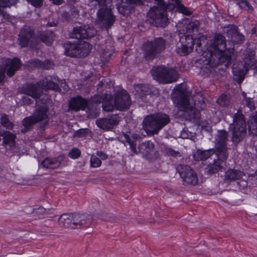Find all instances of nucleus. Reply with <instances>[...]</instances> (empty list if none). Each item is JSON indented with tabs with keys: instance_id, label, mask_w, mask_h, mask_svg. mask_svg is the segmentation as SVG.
Returning <instances> with one entry per match:
<instances>
[{
	"instance_id": "393cba45",
	"label": "nucleus",
	"mask_w": 257,
	"mask_h": 257,
	"mask_svg": "<svg viewBox=\"0 0 257 257\" xmlns=\"http://www.w3.org/2000/svg\"><path fill=\"white\" fill-rule=\"evenodd\" d=\"M70 108L75 111H78L80 109L83 110L87 105L86 100L80 96L72 98L69 103Z\"/></svg>"
},
{
	"instance_id": "c03bdc74",
	"label": "nucleus",
	"mask_w": 257,
	"mask_h": 257,
	"mask_svg": "<svg viewBox=\"0 0 257 257\" xmlns=\"http://www.w3.org/2000/svg\"><path fill=\"white\" fill-rule=\"evenodd\" d=\"M80 154L81 152L78 149L73 148L69 152L68 155L71 158L76 159L80 156Z\"/></svg>"
},
{
	"instance_id": "c756f323",
	"label": "nucleus",
	"mask_w": 257,
	"mask_h": 257,
	"mask_svg": "<svg viewBox=\"0 0 257 257\" xmlns=\"http://www.w3.org/2000/svg\"><path fill=\"white\" fill-rule=\"evenodd\" d=\"M72 214H63L59 218L58 223L61 226L73 228L75 226L72 225Z\"/></svg>"
},
{
	"instance_id": "7c9ffc66",
	"label": "nucleus",
	"mask_w": 257,
	"mask_h": 257,
	"mask_svg": "<svg viewBox=\"0 0 257 257\" xmlns=\"http://www.w3.org/2000/svg\"><path fill=\"white\" fill-rule=\"evenodd\" d=\"M214 153V150L212 149L204 151L198 150L194 153L193 158L196 161L205 160L210 157Z\"/></svg>"
},
{
	"instance_id": "603ef678",
	"label": "nucleus",
	"mask_w": 257,
	"mask_h": 257,
	"mask_svg": "<svg viewBox=\"0 0 257 257\" xmlns=\"http://www.w3.org/2000/svg\"><path fill=\"white\" fill-rule=\"evenodd\" d=\"M43 5V0H33V6L36 8H40Z\"/></svg>"
},
{
	"instance_id": "6ab92c4d",
	"label": "nucleus",
	"mask_w": 257,
	"mask_h": 257,
	"mask_svg": "<svg viewBox=\"0 0 257 257\" xmlns=\"http://www.w3.org/2000/svg\"><path fill=\"white\" fill-rule=\"evenodd\" d=\"M243 176V173L238 170L228 169L224 175V181L229 183L231 181L235 180H240L239 185L242 188L245 187L247 185V183L244 180H241Z\"/></svg>"
},
{
	"instance_id": "473e14b6",
	"label": "nucleus",
	"mask_w": 257,
	"mask_h": 257,
	"mask_svg": "<svg viewBox=\"0 0 257 257\" xmlns=\"http://www.w3.org/2000/svg\"><path fill=\"white\" fill-rule=\"evenodd\" d=\"M79 57H85L90 52L91 46L85 41L78 40Z\"/></svg>"
},
{
	"instance_id": "2f4dec72",
	"label": "nucleus",
	"mask_w": 257,
	"mask_h": 257,
	"mask_svg": "<svg viewBox=\"0 0 257 257\" xmlns=\"http://www.w3.org/2000/svg\"><path fill=\"white\" fill-rule=\"evenodd\" d=\"M218 155H219V154ZM218 157L219 158L222 157L224 159H225L222 156L220 157L218 156ZM224 165V161L221 160L220 158H219L216 160H215L212 164H211L208 166V172L210 174L216 173L219 171Z\"/></svg>"
},
{
	"instance_id": "4468645a",
	"label": "nucleus",
	"mask_w": 257,
	"mask_h": 257,
	"mask_svg": "<svg viewBox=\"0 0 257 257\" xmlns=\"http://www.w3.org/2000/svg\"><path fill=\"white\" fill-rule=\"evenodd\" d=\"M244 65L243 69H238L233 65L232 67V72L234 75L237 77V82L241 83L244 79V75L249 69V67L254 65L255 59L253 55L250 56L249 58L245 57L244 60Z\"/></svg>"
},
{
	"instance_id": "4c0bfd02",
	"label": "nucleus",
	"mask_w": 257,
	"mask_h": 257,
	"mask_svg": "<svg viewBox=\"0 0 257 257\" xmlns=\"http://www.w3.org/2000/svg\"><path fill=\"white\" fill-rule=\"evenodd\" d=\"M2 124L7 129L11 130L14 126V124L10 121L7 115L2 114L1 116Z\"/></svg>"
},
{
	"instance_id": "3c124183",
	"label": "nucleus",
	"mask_w": 257,
	"mask_h": 257,
	"mask_svg": "<svg viewBox=\"0 0 257 257\" xmlns=\"http://www.w3.org/2000/svg\"><path fill=\"white\" fill-rule=\"evenodd\" d=\"M245 102L247 106L250 109H252L254 107V104L252 100V99L250 98H245Z\"/></svg>"
},
{
	"instance_id": "f257e3e1",
	"label": "nucleus",
	"mask_w": 257,
	"mask_h": 257,
	"mask_svg": "<svg viewBox=\"0 0 257 257\" xmlns=\"http://www.w3.org/2000/svg\"><path fill=\"white\" fill-rule=\"evenodd\" d=\"M207 42V39L204 36H201L197 40L196 51H203L201 58L198 61L201 66V68H210L216 66L219 63L226 62L229 64L231 62V50H226V42L223 36L220 34L214 35L213 40L210 43V45L206 50L202 49V44Z\"/></svg>"
},
{
	"instance_id": "f03ea898",
	"label": "nucleus",
	"mask_w": 257,
	"mask_h": 257,
	"mask_svg": "<svg viewBox=\"0 0 257 257\" xmlns=\"http://www.w3.org/2000/svg\"><path fill=\"white\" fill-rule=\"evenodd\" d=\"M184 86V84H180L176 87L172 94V99L175 105L182 111L181 115L188 119L196 118L199 114V109L204 108V101L201 95L198 94L195 97L200 96L201 99L195 100L193 104H191L188 93L183 89Z\"/></svg>"
},
{
	"instance_id": "5701e85b",
	"label": "nucleus",
	"mask_w": 257,
	"mask_h": 257,
	"mask_svg": "<svg viewBox=\"0 0 257 257\" xmlns=\"http://www.w3.org/2000/svg\"><path fill=\"white\" fill-rule=\"evenodd\" d=\"M224 32L234 43H239L243 40V36L237 32V27L235 25H229L225 28Z\"/></svg>"
},
{
	"instance_id": "39448f33",
	"label": "nucleus",
	"mask_w": 257,
	"mask_h": 257,
	"mask_svg": "<svg viewBox=\"0 0 257 257\" xmlns=\"http://www.w3.org/2000/svg\"><path fill=\"white\" fill-rule=\"evenodd\" d=\"M154 1L157 6L151 8L148 13V16L158 25L164 27L168 21L166 12L167 10L169 9V7L166 6L163 0Z\"/></svg>"
},
{
	"instance_id": "4be33fe9",
	"label": "nucleus",
	"mask_w": 257,
	"mask_h": 257,
	"mask_svg": "<svg viewBox=\"0 0 257 257\" xmlns=\"http://www.w3.org/2000/svg\"><path fill=\"white\" fill-rule=\"evenodd\" d=\"M72 215V225L75 226L73 228L87 227L91 223V219L89 216L80 214H74Z\"/></svg>"
},
{
	"instance_id": "0eeeda50",
	"label": "nucleus",
	"mask_w": 257,
	"mask_h": 257,
	"mask_svg": "<svg viewBox=\"0 0 257 257\" xmlns=\"http://www.w3.org/2000/svg\"><path fill=\"white\" fill-rule=\"evenodd\" d=\"M140 138V135L138 134L124 135V138L126 143L130 145V149L134 154H138L140 153L143 155H147L154 149V144L151 141L145 142L139 146V151H138L136 148V141Z\"/></svg>"
},
{
	"instance_id": "bb28decb",
	"label": "nucleus",
	"mask_w": 257,
	"mask_h": 257,
	"mask_svg": "<svg viewBox=\"0 0 257 257\" xmlns=\"http://www.w3.org/2000/svg\"><path fill=\"white\" fill-rule=\"evenodd\" d=\"M169 7H171V9L175 10L179 13L184 15H190L191 14V11L182 5L179 0H169Z\"/></svg>"
},
{
	"instance_id": "72a5a7b5",
	"label": "nucleus",
	"mask_w": 257,
	"mask_h": 257,
	"mask_svg": "<svg viewBox=\"0 0 257 257\" xmlns=\"http://www.w3.org/2000/svg\"><path fill=\"white\" fill-rule=\"evenodd\" d=\"M135 94H138L140 96L147 94L148 87L145 84H136L134 86Z\"/></svg>"
},
{
	"instance_id": "ddd939ff",
	"label": "nucleus",
	"mask_w": 257,
	"mask_h": 257,
	"mask_svg": "<svg viewBox=\"0 0 257 257\" xmlns=\"http://www.w3.org/2000/svg\"><path fill=\"white\" fill-rule=\"evenodd\" d=\"M115 108L118 110H123L128 108L131 101L126 91L122 90L117 93L114 100Z\"/></svg>"
},
{
	"instance_id": "e433bc0d",
	"label": "nucleus",
	"mask_w": 257,
	"mask_h": 257,
	"mask_svg": "<svg viewBox=\"0 0 257 257\" xmlns=\"http://www.w3.org/2000/svg\"><path fill=\"white\" fill-rule=\"evenodd\" d=\"M24 95H22L21 97L24 100V103H29L30 99H26V95L32 96V86L29 85L27 87L24 88L23 89Z\"/></svg>"
},
{
	"instance_id": "a211bd4d",
	"label": "nucleus",
	"mask_w": 257,
	"mask_h": 257,
	"mask_svg": "<svg viewBox=\"0 0 257 257\" xmlns=\"http://www.w3.org/2000/svg\"><path fill=\"white\" fill-rule=\"evenodd\" d=\"M120 2L116 4L117 9L120 14L123 16H128L133 11V7L131 4L141 5L142 0H120Z\"/></svg>"
},
{
	"instance_id": "bf43d9fd",
	"label": "nucleus",
	"mask_w": 257,
	"mask_h": 257,
	"mask_svg": "<svg viewBox=\"0 0 257 257\" xmlns=\"http://www.w3.org/2000/svg\"><path fill=\"white\" fill-rule=\"evenodd\" d=\"M242 96H243V97L244 98V99H245V98H247L246 97V94H245V93L244 92H243L242 93Z\"/></svg>"
},
{
	"instance_id": "f8f14e48",
	"label": "nucleus",
	"mask_w": 257,
	"mask_h": 257,
	"mask_svg": "<svg viewBox=\"0 0 257 257\" xmlns=\"http://www.w3.org/2000/svg\"><path fill=\"white\" fill-rule=\"evenodd\" d=\"M177 170L184 183L192 185H195L198 183L196 174L189 166L178 165Z\"/></svg>"
},
{
	"instance_id": "c9c22d12",
	"label": "nucleus",
	"mask_w": 257,
	"mask_h": 257,
	"mask_svg": "<svg viewBox=\"0 0 257 257\" xmlns=\"http://www.w3.org/2000/svg\"><path fill=\"white\" fill-rule=\"evenodd\" d=\"M238 3L239 8L242 10L247 11L248 13H251L253 11L252 7L246 1L240 0Z\"/></svg>"
},
{
	"instance_id": "de8ad7c7",
	"label": "nucleus",
	"mask_w": 257,
	"mask_h": 257,
	"mask_svg": "<svg viewBox=\"0 0 257 257\" xmlns=\"http://www.w3.org/2000/svg\"><path fill=\"white\" fill-rule=\"evenodd\" d=\"M41 40L45 43L47 45H50L52 44L53 40L52 37H48L47 34L43 33L40 37Z\"/></svg>"
},
{
	"instance_id": "dca6fc26",
	"label": "nucleus",
	"mask_w": 257,
	"mask_h": 257,
	"mask_svg": "<svg viewBox=\"0 0 257 257\" xmlns=\"http://www.w3.org/2000/svg\"><path fill=\"white\" fill-rule=\"evenodd\" d=\"M200 24L196 20H184L177 25L179 32L181 34H191L197 30Z\"/></svg>"
},
{
	"instance_id": "7ed1b4c3",
	"label": "nucleus",
	"mask_w": 257,
	"mask_h": 257,
	"mask_svg": "<svg viewBox=\"0 0 257 257\" xmlns=\"http://www.w3.org/2000/svg\"><path fill=\"white\" fill-rule=\"evenodd\" d=\"M232 118L233 122L230 124L229 129L231 132L232 142L237 144L242 140L246 135V123L243 114L238 110Z\"/></svg>"
},
{
	"instance_id": "9d476101",
	"label": "nucleus",
	"mask_w": 257,
	"mask_h": 257,
	"mask_svg": "<svg viewBox=\"0 0 257 257\" xmlns=\"http://www.w3.org/2000/svg\"><path fill=\"white\" fill-rule=\"evenodd\" d=\"M58 88V83L53 81L51 77H48L33 85V98H39L42 96L43 91L47 89L57 90Z\"/></svg>"
},
{
	"instance_id": "a19ab883",
	"label": "nucleus",
	"mask_w": 257,
	"mask_h": 257,
	"mask_svg": "<svg viewBox=\"0 0 257 257\" xmlns=\"http://www.w3.org/2000/svg\"><path fill=\"white\" fill-rule=\"evenodd\" d=\"M24 128L22 130L23 133H25L31 128L32 125V117L29 116L25 118L23 122Z\"/></svg>"
},
{
	"instance_id": "412c9836",
	"label": "nucleus",
	"mask_w": 257,
	"mask_h": 257,
	"mask_svg": "<svg viewBox=\"0 0 257 257\" xmlns=\"http://www.w3.org/2000/svg\"><path fill=\"white\" fill-rule=\"evenodd\" d=\"M44 97H46L44 101L42 100V98H41L43 105L37 108L35 115H33V123L44 120L47 117V111L48 108L46 103H49L51 100L49 97L47 95L45 94V95H44Z\"/></svg>"
},
{
	"instance_id": "ea45409f",
	"label": "nucleus",
	"mask_w": 257,
	"mask_h": 257,
	"mask_svg": "<svg viewBox=\"0 0 257 257\" xmlns=\"http://www.w3.org/2000/svg\"><path fill=\"white\" fill-rule=\"evenodd\" d=\"M217 102L221 106H226L229 105L230 101L226 95L222 94L217 99Z\"/></svg>"
},
{
	"instance_id": "49530a36",
	"label": "nucleus",
	"mask_w": 257,
	"mask_h": 257,
	"mask_svg": "<svg viewBox=\"0 0 257 257\" xmlns=\"http://www.w3.org/2000/svg\"><path fill=\"white\" fill-rule=\"evenodd\" d=\"M166 154L168 156H170L173 157L174 158H178V157H181V153L179 152L175 151L171 148L166 149Z\"/></svg>"
},
{
	"instance_id": "58836bf2",
	"label": "nucleus",
	"mask_w": 257,
	"mask_h": 257,
	"mask_svg": "<svg viewBox=\"0 0 257 257\" xmlns=\"http://www.w3.org/2000/svg\"><path fill=\"white\" fill-rule=\"evenodd\" d=\"M113 100L111 99L110 100H104L102 104L103 109L106 111H110L115 107Z\"/></svg>"
},
{
	"instance_id": "2eb2a0df",
	"label": "nucleus",
	"mask_w": 257,
	"mask_h": 257,
	"mask_svg": "<svg viewBox=\"0 0 257 257\" xmlns=\"http://www.w3.org/2000/svg\"><path fill=\"white\" fill-rule=\"evenodd\" d=\"M96 33L97 31L95 29L87 26H83L73 29L72 37L77 40L88 39L94 36Z\"/></svg>"
},
{
	"instance_id": "aec40b11",
	"label": "nucleus",
	"mask_w": 257,
	"mask_h": 257,
	"mask_svg": "<svg viewBox=\"0 0 257 257\" xmlns=\"http://www.w3.org/2000/svg\"><path fill=\"white\" fill-rule=\"evenodd\" d=\"M227 141V133L225 131H220L217 136V148L219 157L222 156L226 159L228 154L226 153V142Z\"/></svg>"
},
{
	"instance_id": "13d9d810",
	"label": "nucleus",
	"mask_w": 257,
	"mask_h": 257,
	"mask_svg": "<svg viewBox=\"0 0 257 257\" xmlns=\"http://www.w3.org/2000/svg\"><path fill=\"white\" fill-rule=\"evenodd\" d=\"M57 22H54L53 23H52L51 22H50V23H48V25L49 27H53V26H56L57 25Z\"/></svg>"
},
{
	"instance_id": "4d7b16f0",
	"label": "nucleus",
	"mask_w": 257,
	"mask_h": 257,
	"mask_svg": "<svg viewBox=\"0 0 257 257\" xmlns=\"http://www.w3.org/2000/svg\"><path fill=\"white\" fill-rule=\"evenodd\" d=\"M107 83V81H106V80L102 79L100 82V83L98 84V86H102V85H104L105 83Z\"/></svg>"
},
{
	"instance_id": "5fc2aeb1",
	"label": "nucleus",
	"mask_w": 257,
	"mask_h": 257,
	"mask_svg": "<svg viewBox=\"0 0 257 257\" xmlns=\"http://www.w3.org/2000/svg\"><path fill=\"white\" fill-rule=\"evenodd\" d=\"M60 85L61 87L63 88V92H66L68 90V86L65 81H62Z\"/></svg>"
},
{
	"instance_id": "20e7f679",
	"label": "nucleus",
	"mask_w": 257,
	"mask_h": 257,
	"mask_svg": "<svg viewBox=\"0 0 257 257\" xmlns=\"http://www.w3.org/2000/svg\"><path fill=\"white\" fill-rule=\"evenodd\" d=\"M169 121L170 119L166 114L160 113L150 115L144 118L143 127L147 132L155 134Z\"/></svg>"
},
{
	"instance_id": "f704fd0d",
	"label": "nucleus",
	"mask_w": 257,
	"mask_h": 257,
	"mask_svg": "<svg viewBox=\"0 0 257 257\" xmlns=\"http://www.w3.org/2000/svg\"><path fill=\"white\" fill-rule=\"evenodd\" d=\"M248 131L257 136V113L248 123Z\"/></svg>"
},
{
	"instance_id": "09e8293b",
	"label": "nucleus",
	"mask_w": 257,
	"mask_h": 257,
	"mask_svg": "<svg viewBox=\"0 0 257 257\" xmlns=\"http://www.w3.org/2000/svg\"><path fill=\"white\" fill-rule=\"evenodd\" d=\"M45 209L43 207H39L33 209V215L36 214H43L45 212Z\"/></svg>"
},
{
	"instance_id": "a18cd8bd",
	"label": "nucleus",
	"mask_w": 257,
	"mask_h": 257,
	"mask_svg": "<svg viewBox=\"0 0 257 257\" xmlns=\"http://www.w3.org/2000/svg\"><path fill=\"white\" fill-rule=\"evenodd\" d=\"M18 0H0V7H7L15 4Z\"/></svg>"
},
{
	"instance_id": "1a4fd4ad",
	"label": "nucleus",
	"mask_w": 257,
	"mask_h": 257,
	"mask_svg": "<svg viewBox=\"0 0 257 257\" xmlns=\"http://www.w3.org/2000/svg\"><path fill=\"white\" fill-rule=\"evenodd\" d=\"M166 43L162 38H158L153 41H148L143 46V50L146 56L153 58L161 53L165 48Z\"/></svg>"
},
{
	"instance_id": "6e6d98bb",
	"label": "nucleus",
	"mask_w": 257,
	"mask_h": 257,
	"mask_svg": "<svg viewBox=\"0 0 257 257\" xmlns=\"http://www.w3.org/2000/svg\"><path fill=\"white\" fill-rule=\"evenodd\" d=\"M54 4L57 5H60L62 4L63 0H50Z\"/></svg>"
},
{
	"instance_id": "79ce46f5",
	"label": "nucleus",
	"mask_w": 257,
	"mask_h": 257,
	"mask_svg": "<svg viewBox=\"0 0 257 257\" xmlns=\"http://www.w3.org/2000/svg\"><path fill=\"white\" fill-rule=\"evenodd\" d=\"M90 162L91 167L92 168H97L101 165L100 159L94 155L91 156Z\"/></svg>"
},
{
	"instance_id": "c85d7f7f",
	"label": "nucleus",
	"mask_w": 257,
	"mask_h": 257,
	"mask_svg": "<svg viewBox=\"0 0 257 257\" xmlns=\"http://www.w3.org/2000/svg\"><path fill=\"white\" fill-rule=\"evenodd\" d=\"M32 37V33L31 30L28 31L26 28L22 29L19 34V44L23 47L27 46Z\"/></svg>"
},
{
	"instance_id": "9b49d317",
	"label": "nucleus",
	"mask_w": 257,
	"mask_h": 257,
	"mask_svg": "<svg viewBox=\"0 0 257 257\" xmlns=\"http://www.w3.org/2000/svg\"><path fill=\"white\" fill-rule=\"evenodd\" d=\"M194 41L191 35H183L180 38L176 46V51L180 55L185 56L191 52L194 45Z\"/></svg>"
},
{
	"instance_id": "f3484780",
	"label": "nucleus",
	"mask_w": 257,
	"mask_h": 257,
	"mask_svg": "<svg viewBox=\"0 0 257 257\" xmlns=\"http://www.w3.org/2000/svg\"><path fill=\"white\" fill-rule=\"evenodd\" d=\"M120 121L119 117L116 114L110 115L106 118L97 119L96 124L101 129L108 131L117 125Z\"/></svg>"
},
{
	"instance_id": "37998d69",
	"label": "nucleus",
	"mask_w": 257,
	"mask_h": 257,
	"mask_svg": "<svg viewBox=\"0 0 257 257\" xmlns=\"http://www.w3.org/2000/svg\"><path fill=\"white\" fill-rule=\"evenodd\" d=\"M49 63V65L45 66L43 65V62L39 60H33V67H38V66H43L46 69H49L53 68L54 65L53 63L52 62L48 61L47 62Z\"/></svg>"
},
{
	"instance_id": "052dcab7",
	"label": "nucleus",
	"mask_w": 257,
	"mask_h": 257,
	"mask_svg": "<svg viewBox=\"0 0 257 257\" xmlns=\"http://www.w3.org/2000/svg\"><path fill=\"white\" fill-rule=\"evenodd\" d=\"M30 4L32 5V0H26Z\"/></svg>"
},
{
	"instance_id": "864d4df0",
	"label": "nucleus",
	"mask_w": 257,
	"mask_h": 257,
	"mask_svg": "<svg viewBox=\"0 0 257 257\" xmlns=\"http://www.w3.org/2000/svg\"><path fill=\"white\" fill-rule=\"evenodd\" d=\"M96 155L102 160H105L107 158V155L102 152L97 151L96 152Z\"/></svg>"
},
{
	"instance_id": "cd10ccee",
	"label": "nucleus",
	"mask_w": 257,
	"mask_h": 257,
	"mask_svg": "<svg viewBox=\"0 0 257 257\" xmlns=\"http://www.w3.org/2000/svg\"><path fill=\"white\" fill-rule=\"evenodd\" d=\"M65 54L67 56L71 57L79 56L78 43L68 42L64 45Z\"/></svg>"
},
{
	"instance_id": "8fccbe9b",
	"label": "nucleus",
	"mask_w": 257,
	"mask_h": 257,
	"mask_svg": "<svg viewBox=\"0 0 257 257\" xmlns=\"http://www.w3.org/2000/svg\"><path fill=\"white\" fill-rule=\"evenodd\" d=\"M192 137V134L188 133L187 131L183 130L180 134V137L182 139H189Z\"/></svg>"
},
{
	"instance_id": "423d86ee",
	"label": "nucleus",
	"mask_w": 257,
	"mask_h": 257,
	"mask_svg": "<svg viewBox=\"0 0 257 257\" xmlns=\"http://www.w3.org/2000/svg\"><path fill=\"white\" fill-rule=\"evenodd\" d=\"M151 74L154 79L162 83L175 82L179 77V74L176 70L167 69L164 66L154 67L151 70Z\"/></svg>"
},
{
	"instance_id": "6e6552de",
	"label": "nucleus",
	"mask_w": 257,
	"mask_h": 257,
	"mask_svg": "<svg viewBox=\"0 0 257 257\" xmlns=\"http://www.w3.org/2000/svg\"><path fill=\"white\" fill-rule=\"evenodd\" d=\"M20 65V60L17 58L12 59H0V87L4 84L6 69H7L8 75L12 76L19 68Z\"/></svg>"
},
{
	"instance_id": "a878e982",
	"label": "nucleus",
	"mask_w": 257,
	"mask_h": 257,
	"mask_svg": "<svg viewBox=\"0 0 257 257\" xmlns=\"http://www.w3.org/2000/svg\"><path fill=\"white\" fill-rule=\"evenodd\" d=\"M64 156L60 155L56 158H47L42 162L43 167L48 169H55L58 167L64 159Z\"/></svg>"
},
{
	"instance_id": "b1692460",
	"label": "nucleus",
	"mask_w": 257,
	"mask_h": 257,
	"mask_svg": "<svg viewBox=\"0 0 257 257\" xmlns=\"http://www.w3.org/2000/svg\"><path fill=\"white\" fill-rule=\"evenodd\" d=\"M3 136V143L7 149H12L15 145V135L9 132H4L0 127V141L1 137Z\"/></svg>"
}]
</instances>
